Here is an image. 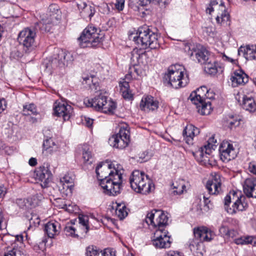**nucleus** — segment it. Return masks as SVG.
Instances as JSON below:
<instances>
[{"instance_id": "1", "label": "nucleus", "mask_w": 256, "mask_h": 256, "mask_svg": "<svg viewBox=\"0 0 256 256\" xmlns=\"http://www.w3.org/2000/svg\"><path fill=\"white\" fill-rule=\"evenodd\" d=\"M124 172L120 164H116L114 165V168L110 171L108 180H104L101 184L106 194L115 196L120 193L122 188Z\"/></svg>"}, {"instance_id": "2", "label": "nucleus", "mask_w": 256, "mask_h": 256, "mask_svg": "<svg viewBox=\"0 0 256 256\" xmlns=\"http://www.w3.org/2000/svg\"><path fill=\"white\" fill-rule=\"evenodd\" d=\"M194 238L187 243L190 251L198 256L203 255L204 246L203 242H210L215 236L214 232L206 226H200L193 229Z\"/></svg>"}, {"instance_id": "3", "label": "nucleus", "mask_w": 256, "mask_h": 256, "mask_svg": "<svg viewBox=\"0 0 256 256\" xmlns=\"http://www.w3.org/2000/svg\"><path fill=\"white\" fill-rule=\"evenodd\" d=\"M168 84L174 88L185 86L189 82L188 75L185 69L180 65L170 66L164 76Z\"/></svg>"}, {"instance_id": "4", "label": "nucleus", "mask_w": 256, "mask_h": 256, "mask_svg": "<svg viewBox=\"0 0 256 256\" xmlns=\"http://www.w3.org/2000/svg\"><path fill=\"white\" fill-rule=\"evenodd\" d=\"M136 34L133 37V40L141 48L145 49L148 47L156 49L159 47L157 35L147 27L138 28Z\"/></svg>"}, {"instance_id": "5", "label": "nucleus", "mask_w": 256, "mask_h": 256, "mask_svg": "<svg viewBox=\"0 0 256 256\" xmlns=\"http://www.w3.org/2000/svg\"><path fill=\"white\" fill-rule=\"evenodd\" d=\"M36 34L34 27H27L20 32L17 37V41L22 46L23 52L30 54L37 47L36 42Z\"/></svg>"}, {"instance_id": "6", "label": "nucleus", "mask_w": 256, "mask_h": 256, "mask_svg": "<svg viewBox=\"0 0 256 256\" xmlns=\"http://www.w3.org/2000/svg\"><path fill=\"white\" fill-rule=\"evenodd\" d=\"M131 188L136 192L144 194H148L154 186L148 176L138 170H134L130 178Z\"/></svg>"}, {"instance_id": "7", "label": "nucleus", "mask_w": 256, "mask_h": 256, "mask_svg": "<svg viewBox=\"0 0 256 256\" xmlns=\"http://www.w3.org/2000/svg\"><path fill=\"white\" fill-rule=\"evenodd\" d=\"M100 30L95 26H88L82 32L81 36L78 38L79 44L81 48H94L98 46L102 40L100 37Z\"/></svg>"}, {"instance_id": "8", "label": "nucleus", "mask_w": 256, "mask_h": 256, "mask_svg": "<svg viewBox=\"0 0 256 256\" xmlns=\"http://www.w3.org/2000/svg\"><path fill=\"white\" fill-rule=\"evenodd\" d=\"M60 19L58 6L54 4L48 8V12L44 16L40 21L37 24L42 32H50L54 26L57 24Z\"/></svg>"}, {"instance_id": "9", "label": "nucleus", "mask_w": 256, "mask_h": 256, "mask_svg": "<svg viewBox=\"0 0 256 256\" xmlns=\"http://www.w3.org/2000/svg\"><path fill=\"white\" fill-rule=\"evenodd\" d=\"M84 102L87 106L92 107L96 110L106 114H113L116 108L114 102L102 94L96 96L94 98L88 100L87 102Z\"/></svg>"}, {"instance_id": "10", "label": "nucleus", "mask_w": 256, "mask_h": 256, "mask_svg": "<svg viewBox=\"0 0 256 256\" xmlns=\"http://www.w3.org/2000/svg\"><path fill=\"white\" fill-rule=\"evenodd\" d=\"M168 217L162 210L154 209L148 212L146 218V222L156 230H164L168 225Z\"/></svg>"}, {"instance_id": "11", "label": "nucleus", "mask_w": 256, "mask_h": 256, "mask_svg": "<svg viewBox=\"0 0 256 256\" xmlns=\"http://www.w3.org/2000/svg\"><path fill=\"white\" fill-rule=\"evenodd\" d=\"M130 142L129 130L126 127H120L118 132L110 137L108 142L113 148L123 149L128 146Z\"/></svg>"}, {"instance_id": "12", "label": "nucleus", "mask_w": 256, "mask_h": 256, "mask_svg": "<svg viewBox=\"0 0 256 256\" xmlns=\"http://www.w3.org/2000/svg\"><path fill=\"white\" fill-rule=\"evenodd\" d=\"M231 202V198L230 195H226L224 199V206L226 210L228 213L233 214L238 212L244 211L248 208V204L244 196H242L234 202L232 207H229Z\"/></svg>"}, {"instance_id": "13", "label": "nucleus", "mask_w": 256, "mask_h": 256, "mask_svg": "<svg viewBox=\"0 0 256 256\" xmlns=\"http://www.w3.org/2000/svg\"><path fill=\"white\" fill-rule=\"evenodd\" d=\"M216 140L214 142V138H210L208 141V144L200 148L198 150L192 152L193 156L196 158V160L202 164H206L210 161V157L212 150L214 149V144L212 142H216Z\"/></svg>"}, {"instance_id": "14", "label": "nucleus", "mask_w": 256, "mask_h": 256, "mask_svg": "<svg viewBox=\"0 0 256 256\" xmlns=\"http://www.w3.org/2000/svg\"><path fill=\"white\" fill-rule=\"evenodd\" d=\"M168 232L164 230H156L152 240V244L158 248H166L170 247L171 242Z\"/></svg>"}, {"instance_id": "15", "label": "nucleus", "mask_w": 256, "mask_h": 256, "mask_svg": "<svg viewBox=\"0 0 256 256\" xmlns=\"http://www.w3.org/2000/svg\"><path fill=\"white\" fill-rule=\"evenodd\" d=\"M215 10H220L223 12L225 11V8L224 3L221 2L220 4L216 0H212L210 1L208 6L206 8L207 14H211L212 12ZM230 20V15L226 12H222L220 16L218 15L216 18V22L221 24L226 23Z\"/></svg>"}, {"instance_id": "16", "label": "nucleus", "mask_w": 256, "mask_h": 256, "mask_svg": "<svg viewBox=\"0 0 256 256\" xmlns=\"http://www.w3.org/2000/svg\"><path fill=\"white\" fill-rule=\"evenodd\" d=\"M188 53L191 57L194 56L198 62L201 64L206 63L209 60V52L200 44L189 47Z\"/></svg>"}, {"instance_id": "17", "label": "nucleus", "mask_w": 256, "mask_h": 256, "mask_svg": "<svg viewBox=\"0 0 256 256\" xmlns=\"http://www.w3.org/2000/svg\"><path fill=\"white\" fill-rule=\"evenodd\" d=\"M220 159L224 162H228L236 156V151L233 144L228 141H224L219 147Z\"/></svg>"}, {"instance_id": "18", "label": "nucleus", "mask_w": 256, "mask_h": 256, "mask_svg": "<svg viewBox=\"0 0 256 256\" xmlns=\"http://www.w3.org/2000/svg\"><path fill=\"white\" fill-rule=\"evenodd\" d=\"M54 114L62 117L64 120H68L73 112L71 106L64 102H56L54 105Z\"/></svg>"}, {"instance_id": "19", "label": "nucleus", "mask_w": 256, "mask_h": 256, "mask_svg": "<svg viewBox=\"0 0 256 256\" xmlns=\"http://www.w3.org/2000/svg\"><path fill=\"white\" fill-rule=\"evenodd\" d=\"M52 174L48 168L40 166L34 172V177L40 182L42 188H46L52 179Z\"/></svg>"}, {"instance_id": "20", "label": "nucleus", "mask_w": 256, "mask_h": 256, "mask_svg": "<svg viewBox=\"0 0 256 256\" xmlns=\"http://www.w3.org/2000/svg\"><path fill=\"white\" fill-rule=\"evenodd\" d=\"M220 176L218 174H214L212 180H208L206 187L210 194H218L222 191Z\"/></svg>"}, {"instance_id": "21", "label": "nucleus", "mask_w": 256, "mask_h": 256, "mask_svg": "<svg viewBox=\"0 0 256 256\" xmlns=\"http://www.w3.org/2000/svg\"><path fill=\"white\" fill-rule=\"evenodd\" d=\"M116 164H108L107 162L100 163L96 168V172L98 180L100 181V184L101 186L102 182L104 180H107L108 178L110 171L114 168V165Z\"/></svg>"}, {"instance_id": "22", "label": "nucleus", "mask_w": 256, "mask_h": 256, "mask_svg": "<svg viewBox=\"0 0 256 256\" xmlns=\"http://www.w3.org/2000/svg\"><path fill=\"white\" fill-rule=\"evenodd\" d=\"M230 80L234 88L244 86L248 82V76L242 70H237L230 76Z\"/></svg>"}, {"instance_id": "23", "label": "nucleus", "mask_w": 256, "mask_h": 256, "mask_svg": "<svg viewBox=\"0 0 256 256\" xmlns=\"http://www.w3.org/2000/svg\"><path fill=\"white\" fill-rule=\"evenodd\" d=\"M140 108L142 110L154 111L158 108V102L152 96H144L141 100Z\"/></svg>"}, {"instance_id": "24", "label": "nucleus", "mask_w": 256, "mask_h": 256, "mask_svg": "<svg viewBox=\"0 0 256 256\" xmlns=\"http://www.w3.org/2000/svg\"><path fill=\"white\" fill-rule=\"evenodd\" d=\"M244 192L248 198H256V178H247L243 185Z\"/></svg>"}, {"instance_id": "25", "label": "nucleus", "mask_w": 256, "mask_h": 256, "mask_svg": "<svg viewBox=\"0 0 256 256\" xmlns=\"http://www.w3.org/2000/svg\"><path fill=\"white\" fill-rule=\"evenodd\" d=\"M76 6L80 10L82 17L91 18L95 13V9L93 6L87 4L85 2L81 0L76 2Z\"/></svg>"}, {"instance_id": "26", "label": "nucleus", "mask_w": 256, "mask_h": 256, "mask_svg": "<svg viewBox=\"0 0 256 256\" xmlns=\"http://www.w3.org/2000/svg\"><path fill=\"white\" fill-rule=\"evenodd\" d=\"M238 54L242 56L246 60L256 59V46L248 45L246 46H241L238 50Z\"/></svg>"}, {"instance_id": "27", "label": "nucleus", "mask_w": 256, "mask_h": 256, "mask_svg": "<svg viewBox=\"0 0 256 256\" xmlns=\"http://www.w3.org/2000/svg\"><path fill=\"white\" fill-rule=\"evenodd\" d=\"M200 132L199 130L192 124H188L184 128L182 135L188 144H192L194 136Z\"/></svg>"}, {"instance_id": "28", "label": "nucleus", "mask_w": 256, "mask_h": 256, "mask_svg": "<svg viewBox=\"0 0 256 256\" xmlns=\"http://www.w3.org/2000/svg\"><path fill=\"white\" fill-rule=\"evenodd\" d=\"M71 59L72 56L70 53L60 50H57L56 56L52 60V62L56 63L58 62V66L60 67H62L66 65L67 66L68 62L72 60Z\"/></svg>"}, {"instance_id": "29", "label": "nucleus", "mask_w": 256, "mask_h": 256, "mask_svg": "<svg viewBox=\"0 0 256 256\" xmlns=\"http://www.w3.org/2000/svg\"><path fill=\"white\" fill-rule=\"evenodd\" d=\"M60 224L57 222H50L44 226V231L48 238H54L60 232Z\"/></svg>"}, {"instance_id": "30", "label": "nucleus", "mask_w": 256, "mask_h": 256, "mask_svg": "<svg viewBox=\"0 0 256 256\" xmlns=\"http://www.w3.org/2000/svg\"><path fill=\"white\" fill-rule=\"evenodd\" d=\"M110 250L106 249L104 252L98 249L97 248L94 246H90L87 247L86 249V256H115L112 254Z\"/></svg>"}, {"instance_id": "31", "label": "nucleus", "mask_w": 256, "mask_h": 256, "mask_svg": "<svg viewBox=\"0 0 256 256\" xmlns=\"http://www.w3.org/2000/svg\"><path fill=\"white\" fill-rule=\"evenodd\" d=\"M208 90L206 86H202L190 94V99L192 102L200 103V100H205L206 94L208 92Z\"/></svg>"}, {"instance_id": "32", "label": "nucleus", "mask_w": 256, "mask_h": 256, "mask_svg": "<svg viewBox=\"0 0 256 256\" xmlns=\"http://www.w3.org/2000/svg\"><path fill=\"white\" fill-rule=\"evenodd\" d=\"M196 106L197 110L202 115H208L212 110L211 102L209 100H203L200 103L192 102Z\"/></svg>"}, {"instance_id": "33", "label": "nucleus", "mask_w": 256, "mask_h": 256, "mask_svg": "<svg viewBox=\"0 0 256 256\" xmlns=\"http://www.w3.org/2000/svg\"><path fill=\"white\" fill-rule=\"evenodd\" d=\"M204 70L208 74H214L218 72H222L224 70V67L219 64L218 62H214L212 64L210 61H207L204 64Z\"/></svg>"}, {"instance_id": "34", "label": "nucleus", "mask_w": 256, "mask_h": 256, "mask_svg": "<svg viewBox=\"0 0 256 256\" xmlns=\"http://www.w3.org/2000/svg\"><path fill=\"white\" fill-rule=\"evenodd\" d=\"M234 243L236 244H252L253 246H256V238L254 236H240L234 240Z\"/></svg>"}, {"instance_id": "35", "label": "nucleus", "mask_w": 256, "mask_h": 256, "mask_svg": "<svg viewBox=\"0 0 256 256\" xmlns=\"http://www.w3.org/2000/svg\"><path fill=\"white\" fill-rule=\"evenodd\" d=\"M82 158L84 162L90 164L92 162V154L88 145H84L82 146Z\"/></svg>"}, {"instance_id": "36", "label": "nucleus", "mask_w": 256, "mask_h": 256, "mask_svg": "<svg viewBox=\"0 0 256 256\" xmlns=\"http://www.w3.org/2000/svg\"><path fill=\"white\" fill-rule=\"evenodd\" d=\"M242 106L244 109L250 112H254L256 110V103L251 98H244Z\"/></svg>"}, {"instance_id": "37", "label": "nucleus", "mask_w": 256, "mask_h": 256, "mask_svg": "<svg viewBox=\"0 0 256 256\" xmlns=\"http://www.w3.org/2000/svg\"><path fill=\"white\" fill-rule=\"evenodd\" d=\"M57 146L52 138H47L44 140L43 142V149L49 152L52 153L57 150Z\"/></svg>"}, {"instance_id": "38", "label": "nucleus", "mask_w": 256, "mask_h": 256, "mask_svg": "<svg viewBox=\"0 0 256 256\" xmlns=\"http://www.w3.org/2000/svg\"><path fill=\"white\" fill-rule=\"evenodd\" d=\"M116 214L120 220H123L128 216V208L124 204H117Z\"/></svg>"}, {"instance_id": "39", "label": "nucleus", "mask_w": 256, "mask_h": 256, "mask_svg": "<svg viewBox=\"0 0 256 256\" xmlns=\"http://www.w3.org/2000/svg\"><path fill=\"white\" fill-rule=\"evenodd\" d=\"M120 90L122 92V94L124 98L130 99L132 98V94L130 91L129 84L126 82H124L120 84Z\"/></svg>"}, {"instance_id": "40", "label": "nucleus", "mask_w": 256, "mask_h": 256, "mask_svg": "<svg viewBox=\"0 0 256 256\" xmlns=\"http://www.w3.org/2000/svg\"><path fill=\"white\" fill-rule=\"evenodd\" d=\"M57 187L60 192L64 195H68V193H71L72 188V186L62 181H58V182Z\"/></svg>"}, {"instance_id": "41", "label": "nucleus", "mask_w": 256, "mask_h": 256, "mask_svg": "<svg viewBox=\"0 0 256 256\" xmlns=\"http://www.w3.org/2000/svg\"><path fill=\"white\" fill-rule=\"evenodd\" d=\"M4 256H26V255L20 248L14 246L12 248L8 250L4 253Z\"/></svg>"}, {"instance_id": "42", "label": "nucleus", "mask_w": 256, "mask_h": 256, "mask_svg": "<svg viewBox=\"0 0 256 256\" xmlns=\"http://www.w3.org/2000/svg\"><path fill=\"white\" fill-rule=\"evenodd\" d=\"M23 114L28 116L32 114H36V107L33 104L24 105L23 106Z\"/></svg>"}, {"instance_id": "43", "label": "nucleus", "mask_w": 256, "mask_h": 256, "mask_svg": "<svg viewBox=\"0 0 256 256\" xmlns=\"http://www.w3.org/2000/svg\"><path fill=\"white\" fill-rule=\"evenodd\" d=\"M79 223L84 227V230L86 233L89 230L88 217L86 215H81L78 216Z\"/></svg>"}, {"instance_id": "44", "label": "nucleus", "mask_w": 256, "mask_h": 256, "mask_svg": "<svg viewBox=\"0 0 256 256\" xmlns=\"http://www.w3.org/2000/svg\"><path fill=\"white\" fill-rule=\"evenodd\" d=\"M64 232L67 236H70L72 237L78 236V234H76V228L74 226L70 224H67L64 229Z\"/></svg>"}, {"instance_id": "45", "label": "nucleus", "mask_w": 256, "mask_h": 256, "mask_svg": "<svg viewBox=\"0 0 256 256\" xmlns=\"http://www.w3.org/2000/svg\"><path fill=\"white\" fill-rule=\"evenodd\" d=\"M46 239H43L42 242H40L38 244H36L34 246V250L38 253H40L41 252H44L46 250Z\"/></svg>"}, {"instance_id": "46", "label": "nucleus", "mask_w": 256, "mask_h": 256, "mask_svg": "<svg viewBox=\"0 0 256 256\" xmlns=\"http://www.w3.org/2000/svg\"><path fill=\"white\" fill-rule=\"evenodd\" d=\"M24 52H21L17 48H13L10 54V58L14 60H18L23 56Z\"/></svg>"}, {"instance_id": "47", "label": "nucleus", "mask_w": 256, "mask_h": 256, "mask_svg": "<svg viewBox=\"0 0 256 256\" xmlns=\"http://www.w3.org/2000/svg\"><path fill=\"white\" fill-rule=\"evenodd\" d=\"M29 221L30 227L38 226L40 223V219L36 214H32V217Z\"/></svg>"}, {"instance_id": "48", "label": "nucleus", "mask_w": 256, "mask_h": 256, "mask_svg": "<svg viewBox=\"0 0 256 256\" xmlns=\"http://www.w3.org/2000/svg\"><path fill=\"white\" fill-rule=\"evenodd\" d=\"M185 188L186 186L183 184H176V186L174 184V190H173L172 193L174 195L180 194L184 192Z\"/></svg>"}, {"instance_id": "49", "label": "nucleus", "mask_w": 256, "mask_h": 256, "mask_svg": "<svg viewBox=\"0 0 256 256\" xmlns=\"http://www.w3.org/2000/svg\"><path fill=\"white\" fill-rule=\"evenodd\" d=\"M202 198L204 199V208L206 210H208L212 208V204H211L210 200V196H207L206 194H202Z\"/></svg>"}, {"instance_id": "50", "label": "nucleus", "mask_w": 256, "mask_h": 256, "mask_svg": "<svg viewBox=\"0 0 256 256\" xmlns=\"http://www.w3.org/2000/svg\"><path fill=\"white\" fill-rule=\"evenodd\" d=\"M6 228V222L4 217L2 211L0 208V231L2 232L5 230Z\"/></svg>"}, {"instance_id": "51", "label": "nucleus", "mask_w": 256, "mask_h": 256, "mask_svg": "<svg viewBox=\"0 0 256 256\" xmlns=\"http://www.w3.org/2000/svg\"><path fill=\"white\" fill-rule=\"evenodd\" d=\"M230 119L228 120V123L231 126H238L240 124V119L233 116H230Z\"/></svg>"}, {"instance_id": "52", "label": "nucleus", "mask_w": 256, "mask_h": 256, "mask_svg": "<svg viewBox=\"0 0 256 256\" xmlns=\"http://www.w3.org/2000/svg\"><path fill=\"white\" fill-rule=\"evenodd\" d=\"M59 181H62L72 187L74 186V180L68 175H65L61 178Z\"/></svg>"}, {"instance_id": "53", "label": "nucleus", "mask_w": 256, "mask_h": 256, "mask_svg": "<svg viewBox=\"0 0 256 256\" xmlns=\"http://www.w3.org/2000/svg\"><path fill=\"white\" fill-rule=\"evenodd\" d=\"M125 0H116L114 6L116 8L118 11L123 10L124 6Z\"/></svg>"}, {"instance_id": "54", "label": "nucleus", "mask_w": 256, "mask_h": 256, "mask_svg": "<svg viewBox=\"0 0 256 256\" xmlns=\"http://www.w3.org/2000/svg\"><path fill=\"white\" fill-rule=\"evenodd\" d=\"M215 98V93L212 90H208V92H206L205 96V100H214Z\"/></svg>"}, {"instance_id": "55", "label": "nucleus", "mask_w": 256, "mask_h": 256, "mask_svg": "<svg viewBox=\"0 0 256 256\" xmlns=\"http://www.w3.org/2000/svg\"><path fill=\"white\" fill-rule=\"evenodd\" d=\"M219 230L222 235L226 238L227 237L229 230V228L228 227L222 226L220 228Z\"/></svg>"}, {"instance_id": "56", "label": "nucleus", "mask_w": 256, "mask_h": 256, "mask_svg": "<svg viewBox=\"0 0 256 256\" xmlns=\"http://www.w3.org/2000/svg\"><path fill=\"white\" fill-rule=\"evenodd\" d=\"M238 232L234 229H229L226 238H234L237 236Z\"/></svg>"}, {"instance_id": "57", "label": "nucleus", "mask_w": 256, "mask_h": 256, "mask_svg": "<svg viewBox=\"0 0 256 256\" xmlns=\"http://www.w3.org/2000/svg\"><path fill=\"white\" fill-rule=\"evenodd\" d=\"M248 169L251 173L256 175V164L253 162H250Z\"/></svg>"}, {"instance_id": "58", "label": "nucleus", "mask_w": 256, "mask_h": 256, "mask_svg": "<svg viewBox=\"0 0 256 256\" xmlns=\"http://www.w3.org/2000/svg\"><path fill=\"white\" fill-rule=\"evenodd\" d=\"M84 120L86 124L88 127H90L91 126H92L94 121L93 119L85 117Z\"/></svg>"}, {"instance_id": "59", "label": "nucleus", "mask_w": 256, "mask_h": 256, "mask_svg": "<svg viewBox=\"0 0 256 256\" xmlns=\"http://www.w3.org/2000/svg\"><path fill=\"white\" fill-rule=\"evenodd\" d=\"M28 164L30 166H35L37 164V160L36 158H31L28 161Z\"/></svg>"}, {"instance_id": "60", "label": "nucleus", "mask_w": 256, "mask_h": 256, "mask_svg": "<svg viewBox=\"0 0 256 256\" xmlns=\"http://www.w3.org/2000/svg\"><path fill=\"white\" fill-rule=\"evenodd\" d=\"M3 102H4V100H0V114H1L6 108V105L3 104Z\"/></svg>"}, {"instance_id": "61", "label": "nucleus", "mask_w": 256, "mask_h": 256, "mask_svg": "<svg viewBox=\"0 0 256 256\" xmlns=\"http://www.w3.org/2000/svg\"><path fill=\"white\" fill-rule=\"evenodd\" d=\"M220 56H221L222 60L224 61L231 62L232 60L230 58L227 56L226 55H225L224 54H222L220 55Z\"/></svg>"}, {"instance_id": "62", "label": "nucleus", "mask_w": 256, "mask_h": 256, "mask_svg": "<svg viewBox=\"0 0 256 256\" xmlns=\"http://www.w3.org/2000/svg\"><path fill=\"white\" fill-rule=\"evenodd\" d=\"M6 193V188L0 186V198L4 196Z\"/></svg>"}, {"instance_id": "63", "label": "nucleus", "mask_w": 256, "mask_h": 256, "mask_svg": "<svg viewBox=\"0 0 256 256\" xmlns=\"http://www.w3.org/2000/svg\"><path fill=\"white\" fill-rule=\"evenodd\" d=\"M84 81L86 82V83H88V84L90 86V82H92V78H89L88 76H86L83 78Z\"/></svg>"}, {"instance_id": "64", "label": "nucleus", "mask_w": 256, "mask_h": 256, "mask_svg": "<svg viewBox=\"0 0 256 256\" xmlns=\"http://www.w3.org/2000/svg\"><path fill=\"white\" fill-rule=\"evenodd\" d=\"M166 256H180V253L177 252H170Z\"/></svg>"}]
</instances>
